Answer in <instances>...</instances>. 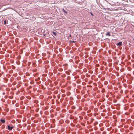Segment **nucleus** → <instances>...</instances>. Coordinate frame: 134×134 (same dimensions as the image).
<instances>
[{
  "label": "nucleus",
  "mask_w": 134,
  "mask_h": 134,
  "mask_svg": "<svg viewBox=\"0 0 134 134\" xmlns=\"http://www.w3.org/2000/svg\"><path fill=\"white\" fill-rule=\"evenodd\" d=\"M122 44V43L121 42H120L117 44V46H121Z\"/></svg>",
  "instance_id": "f257e3e1"
},
{
  "label": "nucleus",
  "mask_w": 134,
  "mask_h": 134,
  "mask_svg": "<svg viewBox=\"0 0 134 134\" xmlns=\"http://www.w3.org/2000/svg\"><path fill=\"white\" fill-rule=\"evenodd\" d=\"M13 128V127L12 126H8V129L9 130H11Z\"/></svg>",
  "instance_id": "f03ea898"
},
{
  "label": "nucleus",
  "mask_w": 134,
  "mask_h": 134,
  "mask_svg": "<svg viewBox=\"0 0 134 134\" xmlns=\"http://www.w3.org/2000/svg\"><path fill=\"white\" fill-rule=\"evenodd\" d=\"M0 121L2 123H4L5 122V121L4 119H1Z\"/></svg>",
  "instance_id": "7ed1b4c3"
},
{
  "label": "nucleus",
  "mask_w": 134,
  "mask_h": 134,
  "mask_svg": "<svg viewBox=\"0 0 134 134\" xmlns=\"http://www.w3.org/2000/svg\"><path fill=\"white\" fill-rule=\"evenodd\" d=\"M62 11L64 12V13L65 14H67L68 12L66 11H65L64 8H63L62 9Z\"/></svg>",
  "instance_id": "20e7f679"
},
{
  "label": "nucleus",
  "mask_w": 134,
  "mask_h": 134,
  "mask_svg": "<svg viewBox=\"0 0 134 134\" xmlns=\"http://www.w3.org/2000/svg\"><path fill=\"white\" fill-rule=\"evenodd\" d=\"M105 35L107 36V35H108V36H110V33L109 32H108L106 34H105Z\"/></svg>",
  "instance_id": "39448f33"
},
{
  "label": "nucleus",
  "mask_w": 134,
  "mask_h": 134,
  "mask_svg": "<svg viewBox=\"0 0 134 134\" xmlns=\"http://www.w3.org/2000/svg\"><path fill=\"white\" fill-rule=\"evenodd\" d=\"M52 33L54 35H55V36L57 35V34L56 32H55L54 31H53L52 32Z\"/></svg>",
  "instance_id": "423d86ee"
},
{
  "label": "nucleus",
  "mask_w": 134,
  "mask_h": 134,
  "mask_svg": "<svg viewBox=\"0 0 134 134\" xmlns=\"http://www.w3.org/2000/svg\"><path fill=\"white\" fill-rule=\"evenodd\" d=\"M4 24H7V21L5 20L4 21Z\"/></svg>",
  "instance_id": "0eeeda50"
},
{
  "label": "nucleus",
  "mask_w": 134,
  "mask_h": 134,
  "mask_svg": "<svg viewBox=\"0 0 134 134\" xmlns=\"http://www.w3.org/2000/svg\"><path fill=\"white\" fill-rule=\"evenodd\" d=\"M75 41H70V42H71V43H75Z\"/></svg>",
  "instance_id": "6e6552de"
},
{
  "label": "nucleus",
  "mask_w": 134,
  "mask_h": 134,
  "mask_svg": "<svg viewBox=\"0 0 134 134\" xmlns=\"http://www.w3.org/2000/svg\"><path fill=\"white\" fill-rule=\"evenodd\" d=\"M75 108V107L74 106H73L72 107V109H74Z\"/></svg>",
  "instance_id": "1a4fd4ad"
},
{
  "label": "nucleus",
  "mask_w": 134,
  "mask_h": 134,
  "mask_svg": "<svg viewBox=\"0 0 134 134\" xmlns=\"http://www.w3.org/2000/svg\"><path fill=\"white\" fill-rule=\"evenodd\" d=\"M90 14H91V15L92 16H94V15L91 12H90Z\"/></svg>",
  "instance_id": "9d476101"
},
{
  "label": "nucleus",
  "mask_w": 134,
  "mask_h": 134,
  "mask_svg": "<svg viewBox=\"0 0 134 134\" xmlns=\"http://www.w3.org/2000/svg\"><path fill=\"white\" fill-rule=\"evenodd\" d=\"M117 109H119V107H117Z\"/></svg>",
  "instance_id": "9b49d317"
},
{
  "label": "nucleus",
  "mask_w": 134,
  "mask_h": 134,
  "mask_svg": "<svg viewBox=\"0 0 134 134\" xmlns=\"http://www.w3.org/2000/svg\"><path fill=\"white\" fill-rule=\"evenodd\" d=\"M69 37H71V35H69Z\"/></svg>",
  "instance_id": "f8f14e48"
},
{
  "label": "nucleus",
  "mask_w": 134,
  "mask_h": 134,
  "mask_svg": "<svg viewBox=\"0 0 134 134\" xmlns=\"http://www.w3.org/2000/svg\"><path fill=\"white\" fill-rule=\"evenodd\" d=\"M45 35H46V34H44L43 35V36H45Z\"/></svg>",
  "instance_id": "ddd939ff"
},
{
  "label": "nucleus",
  "mask_w": 134,
  "mask_h": 134,
  "mask_svg": "<svg viewBox=\"0 0 134 134\" xmlns=\"http://www.w3.org/2000/svg\"><path fill=\"white\" fill-rule=\"evenodd\" d=\"M105 118H106V117H107V116H106L105 117Z\"/></svg>",
  "instance_id": "4468645a"
},
{
  "label": "nucleus",
  "mask_w": 134,
  "mask_h": 134,
  "mask_svg": "<svg viewBox=\"0 0 134 134\" xmlns=\"http://www.w3.org/2000/svg\"><path fill=\"white\" fill-rule=\"evenodd\" d=\"M133 40L134 41V38L133 39Z\"/></svg>",
  "instance_id": "2eb2a0df"
}]
</instances>
